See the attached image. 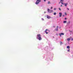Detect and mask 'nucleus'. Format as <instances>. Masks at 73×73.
Instances as JSON below:
<instances>
[{
	"mask_svg": "<svg viewBox=\"0 0 73 73\" xmlns=\"http://www.w3.org/2000/svg\"><path fill=\"white\" fill-rule=\"evenodd\" d=\"M37 38H38V39L39 40H41V36L40 34H38L37 35Z\"/></svg>",
	"mask_w": 73,
	"mask_h": 73,
	"instance_id": "nucleus-1",
	"label": "nucleus"
},
{
	"mask_svg": "<svg viewBox=\"0 0 73 73\" xmlns=\"http://www.w3.org/2000/svg\"><path fill=\"white\" fill-rule=\"evenodd\" d=\"M41 1V0H36V2L35 3V4L36 5L38 4Z\"/></svg>",
	"mask_w": 73,
	"mask_h": 73,
	"instance_id": "nucleus-2",
	"label": "nucleus"
},
{
	"mask_svg": "<svg viewBox=\"0 0 73 73\" xmlns=\"http://www.w3.org/2000/svg\"><path fill=\"white\" fill-rule=\"evenodd\" d=\"M45 32L46 33V34H48V33L50 32V31L46 29L45 31Z\"/></svg>",
	"mask_w": 73,
	"mask_h": 73,
	"instance_id": "nucleus-3",
	"label": "nucleus"
},
{
	"mask_svg": "<svg viewBox=\"0 0 73 73\" xmlns=\"http://www.w3.org/2000/svg\"><path fill=\"white\" fill-rule=\"evenodd\" d=\"M47 11L49 13H52V12H53V11L52 10H50L49 9H48Z\"/></svg>",
	"mask_w": 73,
	"mask_h": 73,
	"instance_id": "nucleus-4",
	"label": "nucleus"
},
{
	"mask_svg": "<svg viewBox=\"0 0 73 73\" xmlns=\"http://www.w3.org/2000/svg\"><path fill=\"white\" fill-rule=\"evenodd\" d=\"M64 34L63 33H61L60 34H59V35L60 37H61V35H64Z\"/></svg>",
	"mask_w": 73,
	"mask_h": 73,
	"instance_id": "nucleus-5",
	"label": "nucleus"
},
{
	"mask_svg": "<svg viewBox=\"0 0 73 73\" xmlns=\"http://www.w3.org/2000/svg\"><path fill=\"white\" fill-rule=\"evenodd\" d=\"M59 16L60 17H61V16H62V14L61 13H59Z\"/></svg>",
	"mask_w": 73,
	"mask_h": 73,
	"instance_id": "nucleus-6",
	"label": "nucleus"
},
{
	"mask_svg": "<svg viewBox=\"0 0 73 73\" xmlns=\"http://www.w3.org/2000/svg\"><path fill=\"white\" fill-rule=\"evenodd\" d=\"M47 19H50L51 18V17L48 15L47 16Z\"/></svg>",
	"mask_w": 73,
	"mask_h": 73,
	"instance_id": "nucleus-7",
	"label": "nucleus"
},
{
	"mask_svg": "<svg viewBox=\"0 0 73 73\" xmlns=\"http://www.w3.org/2000/svg\"><path fill=\"white\" fill-rule=\"evenodd\" d=\"M67 41H69L70 40V38H68L67 39Z\"/></svg>",
	"mask_w": 73,
	"mask_h": 73,
	"instance_id": "nucleus-8",
	"label": "nucleus"
},
{
	"mask_svg": "<svg viewBox=\"0 0 73 73\" xmlns=\"http://www.w3.org/2000/svg\"><path fill=\"white\" fill-rule=\"evenodd\" d=\"M64 4H65V6L66 7V5H68V3H64Z\"/></svg>",
	"mask_w": 73,
	"mask_h": 73,
	"instance_id": "nucleus-9",
	"label": "nucleus"
},
{
	"mask_svg": "<svg viewBox=\"0 0 73 73\" xmlns=\"http://www.w3.org/2000/svg\"><path fill=\"white\" fill-rule=\"evenodd\" d=\"M63 23H66V21H63Z\"/></svg>",
	"mask_w": 73,
	"mask_h": 73,
	"instance_id": "nucleus-10",
	"label": "nucleus"
},
{
	"mask_svg": "<svg viewBox=\"0 0 73 73\" xmlns=\"http://www.w3.org/2000/svg\"><path fill=\"white\" fill-rule=\"evenodd\" d=\"M70 21H69L68 22L67 24H70Z\"/></svg>",
	"mask_w": 73,
	"mask_h": 73,
	"instance_id": "nucleus-11",
	"label": "nucleus"
},
{
	"mask_svg": "<svg viewBox=\"0 0 73 73\" xmlns=\"http://www.w3.org/2000/svg\"><path fill=\"white\" fill-rule=\"evenodd\" d=\"M67 48L68 49H69L70 48V47L69 46H67Z\"/></svg>",
	"mask_w": 73,
	"mask_h": 73,
	"instance_id": "nucleus-12",
	"label": "nucleus"
},
{
	"mask_svg": "<svg viewBox=\"0 0 73 73\" xmlns=\"http://www.w3.org/2000/svg\"><path fill=\"white\" fill-rule=\"evenodd\" d=\"M55 30L56 31H58V28H56L55 29Z\"/></svg>",
	"mask_w": 73,
	"mask_h": 73,
	"instance_id": "nucleus-13",
	"label": "nucleus"
},
{
	"mask_svg": "<svg viewBox=\"0 0 73 73\" xmlns=\"http://www.w3.org/2000/svg\"><path fill=\"white\" fill-rule=\"evenodd\" d=\"M62 42H60V45H62Z\"/></svg>",
	"mask_w": 73,
	"mask_h": 73,
	"instance_id": "nucleus-14",
	"label": "nucleus"
},
{
	"mask_svg": "<svg viewBox=\"0 0 73 73\" xmlns=\"http://www.w3.org/2000/svg\"><path fill=\"white\" fill-rule=\"evenodd\" d=\"M54 15H56V13H54Z\"/></svg>",
	"mask_w": 73,
	"mask_h": 73,
	"instance_id": "nucleus-15",
	"label": "nucleus"
},
{
	"mask_svg": "<svg viewBox=\"0 0 73 73\" xmlns=\"http://www.w3.org/2000/svg\"><path fill=\"white\" fill-rule=\"evenodd\" d=\"M48 4H50V1H49L48 2Z\"/></svg>",
	"mask_w": 73,
	"mask_h": 73,
	"instance_id": "nucleus-16",
	"label": "nucleus"
},
{
	"mask_svg": "<svg viewBox=\"0 0 73 73\" xmlns=\"http://www.w3.org/2000/svg\"><path fill=\"white\" fill-rule=\"evenodd\" d=\"M59 11H61V9L60 8H59Z\"/></svg>",
	"mask_w": 73,
	"mask_h": 73,
	"instance_id": "nucleus-17",
	"label": "nucleus"
},
{
	"mask_svg": "<svg viewBox=\"0 0 73 73\" xmlns=\"http://www.w3.org/2000/svg\"><path fill=\"white\" fill-rule=\"evenodd\" d=\"M60 0L61 1H62V2H63V1H64V0Z\"/></svg>",
	"mask_w": 73,
	"mask_h": 73,
	"instance_id": "nucleus-18",
	"label": "nucleus"
},
{
	"mask_svg": "<svg viewBox=\"0 0 73 73\" xmlns=\"http://www.w3.org/2000/svg\"><path fill=\"white\" fill-rule=\"evenodd\" d=\"M68 52H70V49L68 50Z\"/></svg>",
	"mask_w": 73,
	"mask_h": 73,
	"instance_id": "nucleus-19",
	"label": "nucleus"
},
{
	"mask_svg": "<svg viewBox=\"0 0 73 73\" xmlns=\"http://www.w3.org/2000/svg\"><path fill=\"white\" fill-rule=\"evenodd\" d=\"M65 15H67V14H66V13H65Z\"/></svg>",
	"mask_w": 73,
	"mask_h": 73,
	"instance_id": "nucleus-20",
	"label": "nucleus"
},
{
	"mask_svg": "<svg viewBox=\"0 0 73 73\" xmlns=\"http://www.w3.org/2000/svg\"><path fill=\"white\" fill-rule=\"evenodd\" d=\"M54 10H56V8H54Z\"/></svg>",
	"mask_w": 73,
	"mask_h": 73,
	"instance_id": "nucleus-21",
	"label": "nucleus"
},
{
	"mask_svg": "<svg viewBox=\"0 0 73 73\" xmlns=\"http://www.w3.org/2000/svg\"><path fill=\"white\" fill-rule=\"evenodd\" d=\"M42 20L43 21H44V19H43V18H42Z\"/></svg>",
	"mask_w": 73,
	"mask_h": 73,
	"instance_id": "nucleus-22",
	"label": "nucleus"
},
{
	"mask_svg": "<svg viewBox=\"0 0 73 73\" xmlns=\"http://www.w3.org/2000/svg\"><path fill=\"white\" fill-rule=\"evenodd\" d=\"M60 3H62V4H64L62 3V2H60Z\"/></svg>",
	"mask_w": 73,
	"mask_h": 73,
	"instance_id": "nucleus-23",
	"label": "nucleus"
},
{
	"mask_svg": "<svg viewBox=\"0 0 73 73\" xmlns=\"http://www.w3.org/2000/svg\"><path fill=\"white\" fill-rule=\"evenodd\" d=\"M58 28V26H57L56 28Z\"/></svg>",
	"mask_w": 73,
	"mask_h": 73,
	"instance_id": "nucleus-24",
	"label": "nucleus"
},
{
	"mask_svg": "<svg viewBox=\"0 0 73 73\" xmlns=\"http://www.w3.org/2000/svg\"><path fill=\"white\" fill-rule=\"evenodd\" d=\"M73 38H72V41H73Z\"/></svg>",
	"mask_w": 73,
	"mask_h": 73,
	"instance_id": "nucleus-25",
	"label": "nucleus"
},
{
	"mask_svg": "<svg viewBox=\"0 0 73 73\" xmlns=\"http://www.w3.org/2000/svg\"><path fill=\"white\" fill-rule=\"evenodd\" d=\"M46 0H44V1L45 2V1H46Z\"/></svg>",
	"mask_w": 73,
	"mask_h": 73,
	"instance_id": "nucleus-26",
	"label": "nucleus"
},
{
	"mask_svg": "<svg viewBox=\"0 0 73 73\" xmlns=\"http://www.w3.org/2000/svg\"><path fill=\"white\" fill-rule=\"evenodd\" d=\"M53 7H51V9H52Z\"/></svg>",
	"mask_w": 73,
	"mask_h": 73,
	"instance_id": "nucleus-27",
	"label": "nucleus"
},
{
	"mask_svg": "<svg viewBox=\"0 0 73 73\" xmlns=\"http://www.w3.org/2000/svg\"><path fill=\"white\" fill-rule=\"evenodd\" d=\"M66 18H65V20H66Z\"/></svg>",
	"mask_w": 73,
	"mask_h": 73,
	"instance_id": "nucleus-28",
	"label": "nucleus"
},
{
	"mask_svg": "<svg viewBox=\"0 0 73 73\" xmlns=\"http://www.w3.org/2000/svg\"><path fill=\"white\" fill-rule=\"evenodd\" d=\"M64 15H63V17H64Z\"/></svg>",
	"mask_w": 73,
	"mask_h": 73,
	"instance_id": "nucleus-29",
	"label": "nucleus"
},
{
	"mask_svg": "<svg viewBox=\"0 0 73 73\" xmlns=\"http://www.w3.org/2000/svg\"><path fill=\"white\" fill-rule=\"evenodd\" d=\"M67 9H68V10H69V8H68Z\"/></svg>",
	"mask_w": 73,
	"mask_h": 73,
	"instance_id": "nucleus-30",
	"label": "nucleus"
},
{
	"mask_svg": "<svg viewBox=\"0 0 73 73\" xmlns=\"http://www.w3.org/2000/svg\"><path fill=\"white\" fill-rule=\"evenodd\" d=\"M60 6H61V7H62V5H61Z\"/></svg>",
	"mask_w": 73,
	"mask_h": 73,
	"instance_id": "nucleus-31",
	"label": "nucleus"
},
{
	"mask_svg": "<svg viewBox=\"0 0 73 73\" xmlns=\"http://www.w3.org/2000/svg\"><path fill=\"white\" fill-rule=\"evenodd\" d=\"M60 2L59 3V4H60Z\"/></svg>",
	"mask_w": 73,
	"mask_h": 73,
	"instance_id": "nucleus-32",
	"label": "nucleus"
},
{
	"mask_svg": "<svg viewBox=\"0 0 73 73\" xmlns=\"http://www.w3.org/2000/svg\"><path fill=\"white\" fill-rule=\"evenodd\" d=\"M71 32H72V31H71Z\"/></svg>",
	"mask_w": 73,
	"mask_h": 73,
	"instance_id": "nucleus-33",
	"label": "nucleus"
},
{
	"mask_svg": "<svg viewBox=\"0 0 73 73\" xmlns=\"http://www.w3.org/2000/svg\"><path fill=\"white\" fill-rule=\"evenodd\" d=\"M72 56H73V55H72Z\"/></svg>",
	"mask_w": 73,
	"mask_h": 73,
	"instance_id": "nucleus-34",
	"label": "nucleus"
}]
</instances>
